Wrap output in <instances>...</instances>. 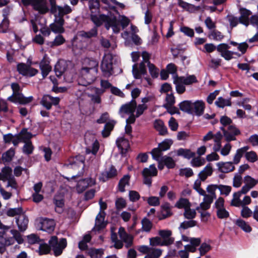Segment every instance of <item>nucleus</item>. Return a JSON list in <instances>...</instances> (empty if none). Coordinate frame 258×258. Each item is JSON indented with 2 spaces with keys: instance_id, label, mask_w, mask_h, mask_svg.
Masks as SVG:
<instances>
[{
  "instance_id": "bf43d9fd",
  "label": "nucleus",
  "mask_w": 258,
  "mask_h": 258,
  "mask_svg": "<svg viewBox=\"0 0 258 258\" xmlns=\"http://www.w3.org/2000/svg\"><path fill=\"white\" fill-rule=\"evenodd\" d=\"M158 234L160 236L161 238H163V240L171 239L173 240V242H174V238L171 237L172 231L170 230H160L158 231Z\"/></svg>"
},
{
  "instance_id": "a18cd8bd",
  "label": "nucleus",
  "mask_w": 258,
  "mask_h": 258,
  "mask_svg": "<svg viewBox=\"0 0 258 258\" xmlns=\"http://www.w3.org/2000/svg\"><path fill=\"white\" fill-rule=\"evenodd\" d=\"M241 194H243L241 192V189L233 194V198L230 203L231 206L238 207L241 205V201L240 199Z\"/></svg>"
},
{
  "instance_id": "49530a36",
  "label": "nucleus",
  "mask_w": 258,
  "mask_h": 258,
  "mask_svg": "<svg viewBox=\"0 0 258 258\" xmlns=\"http://www.w3.org/2000/svg\"><path fill=\"white\" fill-rule=\"evenodd\" d=\"M66 41L64 38L60 34L57 35L54 39L48 43V45L51 47L58 46L63 44Z\"/></svg>"
},
{
  "instance_id": "603ef678",
  "label": "nucleus",
  "mask_w": 258,
  "mask_h": 258,
  "mask_svg": "<svg viewBox=\"0 0 258 258\" xmlns=\"http://www.w3.org/2000/svg\"><path fill=\"white\" fill-rule=\"evenodd\" d=\"M215 104L219 107L224 108L231 105L230 99H226L222 97H219L215 102Z\"/></svg>"
},
{
  "instance_id": "58836bf2",
  "label": "nucleus",
  "mask_w": 258,
  "mask_h": 258,
  "mask_svg": "<svg viewBox=\"0 0 258 258\" xmlns=\"http://www.w3.org/2000/svg\"><path fill=\"white\" fill-rule=\"evenodd\" d=\"M180 109L189 114H193L192 102L191 101H183L179 105Z\"/></svg>"
},
{
  "instance_id": "4d7b16f0",
  "label": "nucleus",
  "mask_w": 258,
  "mask_h": 258,
  "mask_svg": "<svg viewBox=\"0 0 258 258\" xmlns=\"http://www.w3.org/2000/svg\"><path fill=\"white\" fill-rule=\"evenodd\" d=\"M89 7L91 14L97 13L99 9V3L98 0H90Z\"/></svg>"
},
{
  "instance_id": "dca6fc26",
  "label": "nucleus",
  "mask_w": 258,
  "mask_h": 258,
  "mask_svg": "<svg viewBox=\"0 0 258 258\" xmlns=\"http://www.w3.org/2000/svg\"><path fill=\"white\" fill-rule=\"evenodd\" d=\"M95 184V180L92 178H88L79 180L76 185V189L79 193L83 192L87 187Z\"/></svg>"
},
{
  "instance_id": "c85d7f7f",
  "label": "nucleus",
  "mask_w": 258,
  "mask_h": 258,
  "mask_svg": "<svg viewBox=\"0 0 258 258\" xmlns=\"http://www.w3.org/2000/svg\"><path fill=\"white\" fill-rule=\"evenodd\" d=\"M193 113L201 116L204 113L205 104L203 100H197L192 103Z\"/></svg>"
},
{
  "instance_id": "473e14b6",
  "label": "nucleus",
  "mask_w": 258,
  "mask_h": 258,
  "mask_svg": "<svg viewBox=\"0 0 258 258\" xmlns=\"http://www.w3.org/2000/svg\"><path fill=\"white\" fill-rule=\"evenodd\" d=\"M16 222L19 229L21 231H24L26 229L28 224L27 217L23 213L18 216L16 219Z\"/></svg>"
},
{
  "instance_id": "f8f14e48",
  "label": "nucleus",
  "mask_w": 258,
  "mask_h": 258,
  "mask_svg": "<svg viewBox=\"0 0 258 258\" xmlns=\"http://www.w3.org/2000/svg\"><path fill=\"white\" fill-rule=\"evenodd\" d=\"M17 69L19 74L23 76L33 77L38 73V70L33 68L30 65L24 63L18 64Z\"/></svg>"
},
{
  "instance_id": "c9c22d12",
  "label": "nucleus",
  "mask_w": 258,
  "mask_h": 258,
  "mask_svg": "<svg viewBox=\"0 0 258 258\" xmlns=\"http://www.w3.org/2000/svg\"><path fill=\"white\" fill-rule=\"evenodd\" d=\"M172 214L171 207L168 203H165L161 206V217L160 219H165Z\"/></svg>"
},
{
  "instance_id": "412c9836",
  "label": "nucleus",
  "mask_w": 258,
  "mask_h": 258,
  "mask_svg": "<svg viewBox=\"0 0 258 258\" xmlns=\"http://www.w3.org/2000/svg\"><path fill=\"white\" fill-rule=\"evenodd\" d=\"M118 234L120 239L125 243L126 247H129L132 245L133 236L127 233L123 228L121 227L119 228Z\"/></svg>"
},
{
  "instance_id": "20e7f679",
  "label": "nucleus",
  "mask_w": 258,
  "mask_h": 258,
  "mask_svg": "<svg viewBox=\"0 0 258 258\" xmlns=\"http://www.w3.org/2000/svg\"><path fill=\"white\" fill-rule=\"evenodd\" d=\"M101 88L93 87L92 90L94 94H89L88 97L90 98L91 101L93 104H99L101 103V95L106 91V89L111 88V84L108 81L101 79L100 80Z\"/></svg>"
},
{
  "instance_id": "de8ad7c7",
  "label": "nucleus",
  "mask_w": 258,
  "mask_h": 258,
  "mask_svg": "<svg viewBox=\"0 0 258 258\" xmlns=\"http://www.w3.org/2000/svg\"><path fill=\"white\" fill-rule=\"evenodd\" d=\"M191 204L188 200L182 198H180L175 204V207L178 209H184V210L189 208Z\"/></svg>"
},
{
  "instance_id": "7ed1b4c3",
  "label": "nucleus",
  "mask_w": 258,
  "mask_h": 258,
  "mask_svg": "<svg viewBox=\"0 0 258 258\" xmlns=\"http://www.w3.org/2000/svg\"><path fill=\"white\" fill-rule=\"evenodd\" d=\"M11 86L13 93L11 96L8 98L7 100L8 101L15 103L26 104L33 100V97L32 96L26 97L20 92V87L18 83H12Z\"/></svg>"
},
{
  "instance_id": "a878e982",
  "label": "nucleus",
  "mask_w": 258,
  "mask_h": 258,
  "mask_svg": "<svg viewBox=\"0 0 258 258\" xmlns=\"http://www.w3.org/2000/svg\"><path fill=\"white\" fill-rule=\"evenodd\" d=\"M173 243V240L169 239L167 240H163L160 237H152L150 239V244L152 246H168Z\"/></svg>"
},
{
  "instance_id": "ea45409f",
  "label": "nucleus",
  "mask_w": 258,
  "mask_h": 258,
  "mask_svg": "<svg viewBox=\"0 0 258 258\" xmlns=\"http://www.w3.org/2000/svg\"><path fill=\"white\" fill-rule=\"evenodd\" d=\"M116 122L114 120H111L107 122L104 126V129L102 131V135L103 137H108L111 132L114 128Z\"/></svg>"
},
{
  "instance_id": "69168bd1",
  "label": "nucleus",
  "mask_w": 258,
  "mask_h": 258,
  "mask_svg": "<svg viewBox=\"0 0 258 258\" xmlns=\"http://www.w3.org/2000/svg\"><path fill=\"white\" fill-rule=\"evenodd\" d=\"M183 216L185 218L192 220L196 216V212L194 209H191L190 207L184 210Z\"/></svg>"
},
{
  "instance_id": "f257e3e1",
  "label": "nucleus",
  "mask_w": 258,
  "mask_h": 258,
  "mask_svg": "<svg viewBox=\"0 0 258 258\" xmlns=\"http://www.w3.org/2000/svg\"><path fill=\"white\" fill-rule=\"evenodd\" d=\"M50 5L51 13L59 18H63L67 14L71 13L72 11L71 8L68 5L63 7L56 5V0H48ZM48 0H22L25 5H31L33 8L41 14H45L49 11L47 4Z\"/></svg>"
},
{
  "instance_id": "8fccbe9b",
  "label": "nucleus",
  "mask_w": 258,
  "mask_h": 258,
  "mask_svg": "<svg viewBox=\"0 0 258 258\" xmlns=\"http://www.w3.org/2000/svg\"><path fill=\"white\" fill-rule=\"evenodd\" d=\"M236 224L245 232H250L251 228L249 225L242 219H238L236 221Z\"/></svg>"
},
{
  "instance_id": "5fc2aeb1",
  "label": "nucleus",
  "mask_w": 258,
  "mask_h": 258,
  "mask_svg": "<svg viewBox=\"0 0 258 258\" xmlns=\"http://www.w3.org/2000/svg\"><path fill=\"white\" fill-rule=\"evenodd\" d=\"M193 158L191 160V165L194 167H199L204 165L205 163V160L203 158L200 157H192Z\"/></svg>"
},
{
  "instance_id": "6ab92c4d",
  "label": "nucleus",
  "mask_w": 258,
  "mask_h": 258,
  "mask_svg": "<svg viewBox=\"0 0 258 258\" xmlns=\"http://www.w3.org/2000/svg\"><path fill=\"white\" fill-rule=\"evenodd\" d=\"M105 28L108 30L110 28H112L113 31L117 33L120 31L119 21L114 16H108L106 23L105 24Z\"/></svg>"
},
{
  "instance_id": "37998d69",
  "label": "nucleus",
  "mask_w": 258,
  "mask_h": 258,
  "mask_svg": "<svg viewBox=\"0 0 258 258\" xmlns=\"http://www.w3.org/2000/svg\"><path fill=\"white\" fill-rule=\"evenodd\" d=\"M66 70V64L63 61L57 62L54 67L55 74L57 77H60Z\"/></svg>"
},
{
  "instance_id": "5701e85b",
  "label": "nucleus",
  "mask_w": 258,
  "mask_h": 258,
  "mask_svg": "<svg viewBox=\"0 0 258 258\" xmlns=\"http://www.w3.org/2000/svg\"><path fill=\"white\" fill-rule=\"evenodd\" d=\"M233 162H220L216 164L218 170L223 173H228L234 170L235 167Z\"/></svg>"
},
{
  "instance_id": "b1692460",
  "label": "nucleus",
  "mask_w": 258,
  "mask_h": 258,
  "mask_svg": "<svg viewBox=\"0 0 258 258\" xmlns=\"http://www.w3.org/2000/svg\"><path fill=\"white\" fill-rule=\"evenodd\" d=\"M173 82L175 85V90L179 94H183L186 90V85L181 77L175 75L173 77Z\"/></svg>"
},
{
  "instance_id": "0eeeda50",
  "label": "nucleus",
  "mask_w": 258,
  "mask_h": 258,
  "mask_svg": "<svg viewBox=\"0 0 258 258\" xmlns=\"http://www.w3.org/2000/svg\"><path fill=\"white\" fill-rule=\"evenodd\" d=\"M112 59L113 55L110 53H105L103 57L100 68L105 78H108L113 75Z\"/></svg>"
},
{
  "instance_id": "4468645a",
  "label": "nucleus",
  "mask_w": 258,
  "mask_h": 258,
  "mask_svg": "<svg viewBox=\"0 0 258 258\" xmlns=\"http://www.w3.org/2000/svg\"><path fill=\"white\" fill-rule=\"evenodd\" d=\"M60 102L59 97H53L49 95H45L43 96L40 103L47 110L51 109L52 105H57Z\"/></svg>"
},
{
  "instance_id": "c756f323",
  "label": "nucleus",
  "mask_w": 258,
  "mask_h": 258,
  "mask_svg": "<svg viewBox=\"0 0 258 258\" xmlns=\"http://www.w3.org/2000/svg\"><path fill=\"white\" fill-rule=\"evenodd\" d=\"M64 20L63 18H59L55 23L51 24L50 25L51 30L54 33L61 34L64 32L63 27Z\"/></svg>"
},
{
  "instance_id": "338daca9",
  "label": "nucleus",
  "mask_w": 258,
  "mask_h": 258,
  "mask_svg": "<svg viewBox=\"0 0 258 258\" xmlns=\"http://www.w3.org/2000/svg\"><path fill=\"white\" fill-rule=\"evenodd\" d=\"M162 151H163L159 148V147L153 149L151 152L153 158L158 161H161V158H162V157H161L162 155Z\"/></svg>"
},
{
  "instance_id": "2eb2a0df",
  "label": "nucleus",
  "mask_w": 258,
  "mask_h": 258,
  "mask_svg": "<svg viewBox=\"0 0 258 258\" xmlns=\"http://www.w3.org/2000/svg\"><path fill=\"white\" fill-rule=\"evenodd\" d=\"M229 48L230 46L227 44L221 43L217 46V50L220 53L221 56L226 60H229L233 57V51L229 50Z\"/></svg>"
},
{
  "instance_id": "a211bd4d",
  "label": "nucleus",
  "mask_w": 258,
  "mask_h": 258,
  "mask_svg": "<svg viewBox=\"0 0 258 258\" xmlns=\"http://www.w3.org/2000/svg\"><path fill=\"white\" fill-rule=\"evenodd\" d=\"M244 182L245 184L241 188V192L243 194H246L250 189L258 183L257 180L254 179L249 175H246L244 177Z\"/></svg>"
},
{
  "instance_id": "13d9d810",
  "label": "nucleus",
  "mask_w": 258,
  "mask_h": 258,
  "mask_svg": "<svg viewBox=\"0 0 258 258\" xmlns=\"http://www.w3.org/2000/svg\"><path fill=\"white\" fill-rule=\"evenodd\" d=\"M172 144L173 141L171 139H166L159 144L158 147L163 151H165L169 149Z\"/></svg>"
},
{
  "instance_id": "bb28decb",
  "label": "nucleus",
  "mask_w": 258,
  "mask_h": 258,
  "mask_svg": "<svg viewBox=\"0 0 258 258\" xmlns=\"http://www.w3.org/2000/svg\"><path fill=\"white\" fill-rule=\"evenodd\" d=\"M83 65L84 66L82 68L83 69L98 72V62L95 59L86 58L84 60Z\"/></svg>"
},
{
  "instance_id": "f03ea898",
  "label": "nucleus",
  "mask_w": 258,
  "mask_h": 258,
  "mask_svg": "<svg viewBox=\"0 0 258 258\" xmlns=\"http://www.w3.org/2000/svg\"><path fill=\"white\" fill-rule=\"evenodd\" d=\"M10 233L12 236L5 231L0 232V253H3L6 247L12 245L16 241L19 244L23 242L21 233L16 230H11Z\"/></svg>"
},
{
  "instance_id": "3c124183",
  "label": "nucleus",
  "mask_w": 258,
  "mask_h": 258,
  "mask_svg": "<svg viewBox=\"0 0 258 258\" xmlns=\"http://www.w3.org/2000/svg\"><path fill=\"white\" fill-rule=\"evenodd\" d=\"M98 30L96 27H93L88 32L82 31L80 35L84 38H91L97 35Z\"/></svg>"
},
{
  "instance_id": "f704fd0d",
  "label": "nucleus",
  "mask_w": 258,
  "mask_h": 258,
  "mask_svg": "<svg viewBox=\"0 0 258 258\" xmlns=\"http://www.w3.org/2000/svg\"><path fill=\"white\" fill-rule=\"evenodd\" d=\"M213 171L212 166L209 163L199 173L198 177L204 181L208 176L212 174Z\"/></svg>"
},
{
  "instance_id": "72a5a7b5",
  "label": "nucleus",
  "mask_w": 258,
  "mask_h": 258,
  "mask_svg": "<svg viewBox=\"0 0 258 258\" xmlns=\"http://www.w3.org/2000/svg\"><path fill=\"white\" fill-rule=\"evenodd\" d=\"M39 68L41 71V74L43 78L46 77L49 72L51 71V67L49 65V62L45 58H43L39 63Z\"/></svg>"
},
{
  "instance_id": "680f3d73",
  "label": "nucleus",
  "mask_w": 258,
  "mask_h": 258,
  "mask_svg": "<svg viewBox=\"0 0 258 258\" xmlns=\"http://www.w3.org/2000/svg\"><path fill=\"white\" fill-rule=\"evenodd\" d=\"M161 162H163L168 168H173L175 165L173 159L166 156L162 157Z\"/></svg>"
},
{
  "instance_id": "774afa93",
  "label": "nucleus",
  "mask_w": 258,
  "mask_h": 258,
  "mask_svg": "<svg viewBox=\"0 0 258 258\" xmlns=\"http://www.w3.org/2000/svg\"><path fill=\"white\" fill-rule=\"evenodd\" d=\"M148 67L151 76L154 78H157L159 75V69H157L154 64L151 62L148 63Z\"/></svg>"
},
{
  "instance_id": "0e129e2a",
  "label": "nucleus",
  "mask_w": 258,
  "mask_h": 258,
  "mask_svg": "<svg viewBox=\"0 0 258 258\" xmlns=\"http://www.w3.org/2000/svg\"><path fill=\"white\" fill-rule=\"evenodd\" d=\"M242 183V175L239 173H235L233 178L232 185L233 187L238 188L241 186Z\"/></svg>"
},
{
  "instance_id": "c03bdc74",
  "label": "nucleus",
  "mask_w": 258,
  "mask_h": 258,
  "mask_svg": "<svg viewBox=\"0 0 258 258\" xmlns=\"http://www.w3.org/2000/svg\"><path fill=\"white\" fill-rule=\"evenodd\" d=\"M178 156H183L184 158L189 159L195 156V153L189 149L180 148L177 151Z\"/></svg>"
},
{
  "instance_id": "9d476101",
  "label": "nucleus",
  "mask_w": 258,
  "mask_h": 258,
  "mask_svg": "<svg viewBox=\"0 0 258 258\" xmlns=\"http://www.w3.org/2000/svg\"><path fill=\"white\" fill-rule=\"evenodd\" d=\"M225 141L230 142L236 140V137L241 133L240 130L235 125H230L227 128L223 126L220 127Z\"/></svg>"
},
{
  "instance_id": "864d4df0",
  "label": "nucleus",
  "mask_w": 258,
  "mask_h": 258,
  "mask_svg": "<svg viewBox=\"0 0 258 258\" xmlns=\"http://www.w3.org/2000/svg\"><path fill=\"white\" fill-rule=\"evenodd\" d=\"M142 229L143 231L149 232L151 230L153 224L152 222L146 218H144L142 220Z\"/></svg>"
},
{
  "instance_id": "6e6d98bb",
  "label": "nucleus",
  "mask_w": 258,
  "mask_h": 258,
  "mask_svg": "<svg viewBox=\"0 0 258 258\" xmlns=\"http://www.w3.org/2000/svg\"><path fill=\"white\" fill-rule=\"evenodd\" d=\"M162 253V250L161 249L151 247L150 252L146 255L148 256L150 258H159Z\"/></svg>"
},
{
  "instance_id": "39448f33",
  "label": "nucleus",
  "mask_w": 258,
  "mask_h": 258,
  "mask_svg": "<svg viewBox=\"0 0 258 258\" xmlns=\"http://www.w3.org/2000/svg\"><path fill=\"white\" fill-rule=\"evenodd\" d=\"M143 61L140 63L138 67V64H135L133 66L132 72L134 78L136 79H140L142 76L147 74V70L145 63L150 62L149 59L151 54L147 51H143L142 53Z\"/></svg>"
},
{
  "instance_id": "423d86ee",
  "label": "nucleus",
  "mask_w": 258,
  "mask_h": 258,
  "mask_svg": "<svg viewBox=\"0 0 258 258\" xmlns=\"http://www.w3.org/2000/svg\"><path fill=\"white\" fill-rule=\"evenodd\" d=\"M97 73L96 72L82 68L80 71L78 78L79 84L84 86L91 84L95 80Z\"/></svg>"
},
{
  "instance_id": "7c9ffc66",
  "label": "nucleus",
  "mask_w": 258,
  "mask_h": 258,
  "mask_svg": "<svg viewBox=\"0 0 258 258\" xmlns=\"http://www.w3.org/2000/svg\"><path fill=\"white\" fill-rule=\"evenodd\" d=\"M116 144L117 147L121 150L122 154L125 153L130 148L129 142L123 137H120L117 139Z\"/></svg>"
},
{
  "instance_id": "79ce46f5",
  "label": "nucleus",
  "mask_w": 258,
  "mask_h": 258,
  "mask_svg": "<svg viewBox=\"0 0 258 258\" xmlns=\"http://www.w3.org/2000/svg\"><path fill=\"white\" fill-rule=\"evenodd\" d=\"M87 254L90 258H102L104 254L103 249L90 248L88 250Z\"/></svg>"
},
{
  "instance_id": "ddd939ff",
  "label": "nucleus",
  "mask_w": 258,
  "mask_h": 258,
  "mask_svg": "<svg viewBox=\"0 0 258 258\" xmlns=\"http://www.w3.org/2000/svg\"><path fill=\"white\" fill-rule=\"evenodd\" d=\"M38 220L41 230L49 233H51L53 231L55 226V223L54 220L46 218H40Z\"/></svg>"
},
{
  "instance_id": "4be33fe9",
  "label": "nucleus",
  "mask_w": 258,
  "mask_h": 258,
  "mask_svg": "<svg viewBox=\"0 0 258 258\" xmlns=\"http://www.w3.org/2000/svg\"><path fill=\"white\" fill-rule=\"evenodd\" d=\"M90 16L91 20L95 25L96 28L101 26L103 23L105 24L108 18V16L97 14L96 13L91 14Z\"/></svg>"
},
{
  "instance_id": "aec40b11",
  "label": "nucleus",
  "mask_w": 258,
  "mask_h": 258,
  "mask_svg": "<svg viewBox=\"0 0 258 258\" xmlns=\"http://www.w3.org/2000/svg\"><path fill=\"white\" fill-rule=\"evenodd\" d=\"M240 16L239 18V22L246 26L249 24V17L251 15V12L245 8H242L239 9Z\"/></svg>"
},
{
  "instance_id": "9b49d317",
  "label": "nucleus",
  "mask_w": 258,
  "mask_h": 258,
  "mask_svg": "<svg viewBox=\"0 0 258 258\" xmlns=\"http://www.w3.org/2000/svg\"><path fill=\"white\" fill-rule=\"evenodd\" d=\"M144 177V183L149 186L152 183V176H155L157 174V170L154 164L151 165L149 168H145L142 172Z\"/></svg>"
},
{
  "instance_id": "cd10ccee",
  "label": "nucleus",
  "mask_w": 258,
  "mask_h": 258,
  "mask_svg": "<svg viewBox=\"0 0 258 258\" xmlns=\"http://www.w3.org/2000/svg\"><path fill=\"white\" fill-rule=\"evenodd\" d=\"M154 127L155 130L158 132L161 136H166L168 135V130L167 127L165 125L163 121L161 119H157L154 122Z\"/></svg>"
},
{
  "instance_id": "2f4dec72",
  "label": "nucleus",
  "mask_w": 258,
  "mask_h": 258,
  "mask_svg": "<svg viewBox=\"0 0 258 258\" xmlns=\"http://www.w3.org/2000/svg\"><path fill=\"white\" fill-rule=\"evenodd\" d=\"M177 1L179 7L190 13L198 11L200 9L199 6H195L182 0H177Z\"/></svg>"
},
{
  "instance_id": "e2e57ef3",
  "label": "nucleus",
  "mask_w": 258,
  "mask_h": 258,
  "mask_svg": "<svg viewBox=\"0 0 258 258\" xmlns=\"http://www.w3.org/2000/svg\"><path fill=\"white\" fill-rule=\"evenodd\" d=\"M218 189L220 192L221 195L227 197L230 193L232 190V187L229 185L219 184L218 185Z\"/></svg>"
},
{
  "instance_id": "a19ab883",
  "label": "nucleus",
  "mask_w": 258,
  "mask_h": 258,
  "mask_svg": "<svg viewBox=\"0 0 258 258\" xmlns=\"http://www.w3.org/2000/svg\"><path fill=\"white\" fill-rule=\"evenodd\" d=\"M117 174L116 169L111 166L108 171L103 172L101 174V178L103 181H105L109 178L114 177Z\"/></svg>"
},
{
  "instance_id": "052dcab7",
  "label": "nucleus",
  "mask_w": 258,
  "mask_h": 258,
  "mask_svg": "<svg viewBox=\"0 0 258 258\" xmlns=\"http://www.w3.org/2000/svg\"><path fill=\"white\" fill-rule=\"evenodd\" d=\"M18 135L23 143L30 142V140L32 137V135L25 129L22 130Z\"/></svg>"
},
{
  "instance_id": "f3484780",
  "label": "nucleus",
  "mask_w": 258,
  "mask_h": 258,
  "mask_svg": "<svg viewBox=\"0 0 258 258\" xmlns=\"http://www.w3.org/2000/svg\"><path fill=\"white\" fill-rule=\"evenodd\" d=\"M137 107V102L135 100L132 99L130 102L122 105L119 110L123 117V114H130L134 113Z\"/></svg>"
},
{
  "instance_id": "09e8293b",
  "label": "nucleus",
  "mask_w": 258,
  "mask_h": 258,
  "mask_svg": "<svg viewBox=\"0 0 258 258\" xmlns=\"http://www.w3.org/2000/svg\"><path fill=\"white\" fill-rule=\"evenodd\" d=\"M130 177L128 175H125L123 177L119 180L118 183V189L121 192H124L125 191L124 187L126 185L129 184Z\"/></svg>"
},
{
  "instance_id": "393cba45",
  "label": "nucleus",
  "mask_w": 258,
  "mask_h": 258,
  "mask_svg": "<svg viewBox=\"0 0 258 258\" xmlns=\"http://www.w3.org/2000/svg\"><path fill=\"white\" fill-rule=\"evenodd\" d=\"M105 216V213L104 212H100L97 215L94 227L96 230L99 231L106 226V224L104 221Z\"/></svg>"
},
{
  "instance_id": "e433bc0d",
  "label": "nucleus",
  "mask_w": 258,
  "mask_h": 258,
  "mask_svg": "<svg viewBox=\"0 0 258 258\" xmlns=\"http://www.w3.org/2000/svg\"><path fill=\"white\" fill-rule=\"evenodd\" d=\"M249 149V147L248 146H244L241 148L237 149L236 151V153L233 157V163L235 164H238L241 157L244 154H246L247 151Z\"/></svg>"
},
{
  "instance_id": "1a4fd4ad",
  "label": "nucleus",
  "mask_w": 258,
  "mask_h": 258,
  "mask_svg": "<svg viewBox=\"0 0 258 258\" xmlns=\"http://www.w3.org/2000/svg\"><path fill=\"white\" fill-rule=\"evenodd\" d=\"M224 203V198L220 197L215 201L214 204V208L215 209L216 215L220 219H227L230 216L229 212L225 207Z\"/></svg>"
},
{
  "instance_id": "6e6552de",
  "label": "nucleus",
  "mask_w": 258,
  "mask_h": 258,
  "mask_svg": "<svg viewBox=\"0 0 258 258\" xmlns=\"http://www.w3.org/2000/svg\"><path fill=\"white\" fill-rule=\"evenodd\" d=\"M48 243L50 249H52L55 256L60 255L67 244L66 239L61 238L58 241L57 237L56 236H51Z\"/></svg>"
},
{
  "instance_id": "4c0bfd02",
  "label": "nucleus",
  "mask_w": 258,
  "mask_h": 258,
  "mask_svg": "<svg viewBox=\"0 0 258 258\" xmlns=\"http://www.w3.org/2000/svg\"><path fill=\"white\" fill-rule=\"evenodd\" d=\"M222 135L220 132H218L216 134L214 135V145L213 148L214 151L219 152L221 147V140L223 138Z\"/></svg>"
}]
</instances>
